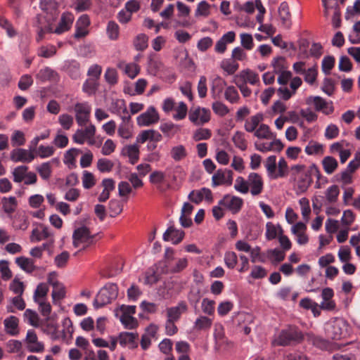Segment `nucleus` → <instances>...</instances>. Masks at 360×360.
Wrapping results in <instances>:
<instances>
[{"label":"nucleus","instance_id":"obj_37","mask_svg":"<svg viewBox=\"0 0 360 360\" xmlns=\"http://www.w3.org/2000/svg\"><path fill=\"white\" fill-rule=\"evenodd\" d=\"M122 153L127 156L129 158V162L134 165L139 159V147L136 143L126 146L122 149Z\"/></svg>","mask_w":360,"mask_h":360},{"label":"nucleus","instance_id":"obj_9","mask_svg":"<svg viewBox=\"0 0 360 360\" xmlns=\"http://www.w3.org/2000/svg\"><path fill=\"white\" fill-rule=\"evenodd\" d=\"M91 107L87 102L77 103L74 111L77 124L80 127L86 126L90 119Z\"/></svg>","mask_w":360,"mask_h":360},{"label":"nucleus","instance_id":"obj_24","mask_svg":"<svg viewBox=\"0 0 360 360\" xmlns=\"http://www.w3.org/2000/svg\"><path fill=\"white\" fill-rule=\"evenodd\" d=\"M138 338L137 333L122 332L119 335V342L123 347L128 346L130 349H135L138 347Z\"/></svg>","mask_w":360,"mask_h":360},{"label":"nucleus","instance_id":"obj_42","mask_svg":"<svg viewBox=\"0 0 360 360\" xmlns=\"http://www.w3.org/2000/svg\"><path fill=\"white\" fill-rule=\"evenodd\" d=\"M112 112L119 115L121 119H122L124 116L130 115L126 106L125 102L122 99H117L112 102Z\"/></svg>","mask_w":360,"mask_h":360},{"label":"nucleus","instance_id":"obj_59","mask_svg":"<svg viewBox=\"0 0 360 360\" xmlns=\"http://www.w3.org/2000/svg\"><path fill=\"white\" fill-rule=\"evenodd\" d=\"M224 96L231 103H238L240 98L237 89L233 86H229L226 89Z\"/></svg>","mask_w":360,"mask_h":360},{"label":"nucleus","instance_id":"obj_39","mask_svg":"<svg viewBox=\"0 0 360 360\" xmlns=\"http://www.w3.org/2000/svg\"><path fill=\"white\" fill-rule=\"evenodd\" d=\"M165 290H166V295L164 296L169 298L177 295L181 290V286L176 281H168L165 283Z\"/></svg>","mask_w":360,"mask_h":360},{"label":"nucleus","instance_id":"obj_19","mask_svg":"<svg viewBox=\"0 0 360 360\" xmlns=\"http://www.w3.org/2000/svg\"><path fill=\"white\" fill-rule=\"evenodd\" d=\"M34 158L35 155L32 151L23 148H16L11 153V159L15 162H31Z\"/></svg>","mask_w":360,"mask_h":360},{"label":"nucleus","instance_id":"obj_2","mask_svg":"<svg viewBox=\"0 0 360 360\" xmlns=\"http://www.w3.org/2000/svg\"><path fill=\"white\" fill-rule=\"evenodd\" d=\"M349 325L344 319L333 318L325 323L326 336L332 340H340L348 335Z\"/></svg>","mask_w":360,"mask_h":360},{"label":"nucleus","instance_id":"obj_53","mask_svg":"<svg viewBox=\"0 0 360 360\" xmlns=\"http://www.w3.org/2000/svg\"><path fill=\"white\" fill-rule=\"evenodd\" d=\"M80 152L81 151L77 148H71L68 150L64 155V163L69 167L75 166L76 158Z\"/></svg>","mask_w":360,"mask_h":360},{"label":"nucleus","instance_id":"obj_52","mask_svg":"<svg viewBox=\"0 0 360 360\" xmlns=\"http://www.w3.org/2000/svg\"><path fill=\"white\" fill-rule=\"evenodd\" d=\"M279 226H281L279 224L276 226L270 221L266 224L265 236L268 240H271L275 239L277 236L278 237Z\"/></svg>","mask_w":360,"mask_h":360},{"label":"nucleus","instance_id":"obj_57","mask_svg":"<svg viewBox=\"0 0 360 360\" xmlns=\"http://www.w3.org/2000/svg\"><path fill=\"white\" fill-rule=\"evenodd\" d=\"M34 152L37 156L44 159L52 156L55 152V148L51 146L41 145Z\"/></svg>","mask_w":360,"mask_h":360},{"label":"nucleus","instance_id":"obj_35","mask_svg":"<svg viewBox=\"0 0 360 360\" xmlns=\"http://www.w3.org/2000/svg\"><path fill=\"white\" fill-rule=\"evenodd\" d=\"M264 116L262 113H257L247 119L245 122L244 128L248 132H254L257 130L259 125L263 121Z\"/></svg>","mask_w":360,"mask_h":360},{"label":"nucleus","instance_id":"obj_49","mask_svg":"<svg viewBox=\"0 0 360 360\" xmlns=\"http://www.w3.org/2000/svg\"><path fill=\"white\" fill-rule=\"evenodd\" d=\"M98 88V82L95 79H87L83 84L82 91L88 96L96 94Z\"/></svg>","mask_w":360,"mask_h":360},{"label":"nucleus","instance_id":"obj_10","mask_svg":"<svg viewBox=\"0 0 360 360\" xmlns=\"http://www.w3.org/2000/svg\"><path fill=\"white\" fill-rule=\"evenodd\" d=\"M160 120V115L156 108L150 105L146 112L139 115L136 118L137 124L140 127H148L156 124Z\"/></svg>","mask_w":360,"mask_h":360},{"label":"nucleus","instance_id":"obj_5","mask_svg":"<svg viewBox=\"0 0 360 360\" xmlns=\"http://www.w3.org/2000/svg\"><path fill=\"white\" fill-rule=\"evenodd\" d=\"M93 239L94 235L85 226L76 229L72 234V244L75 248L82 245V249H85L93 243Z\"/></svg>","mask_w":360,"mask_h":360},{"label":"nucleus","instance_id":"obj_4","mask_svg":"<svg viewBox=\"0 0 360 360\" xmlns=\"http://www.w3.org/2000/svg\"><path fill=\"white\" fill-rule=\"evenodd\" d=\"M118 295V287L115 283H108L96 295L94 301L96 309L101 308L115 300Z\"/></svg>","mask_w":360,"mask_h":360},{"label":"nucleus","instance_id":"obj_31","mask_svg":"<svg viewBox=\"0 0 360 360\" xmlns=\"http://www.w3.org/2000/svg\"><path fill=\"white\" fill-rule=\"evenodd\" d=\"M18 323L19 320L15 316H10L5 319L4 321V325L6 333L12 336L17 335L19 333Z\"/></svg>","mask_w":360,"mask_h":360},{"label":"nucleus","instance_id":"obj_32","mask_svg":"<svg viewBox=\"0 0 360 360\" xmlns=\"http://www.w3.org/2000/svg\"><path fill=\"white\" fill-rule=\"evenodd\" d=\"M308 171H315L316 173H319V169L315 165H311L310 167H306L304 165H292L290 167L291 179L295 180Z\"/></svg>","mask_w":360,"mask_h":360},{"label":"nucleus","instance_id":"obj_58","mask_svg":"<svg viewBox=\"0 0 360 360\" xmlns=\"http://www.w3.org/2000/svg\"><path fill=\"white\" fill-rule=\"evenodd\" d=\"M58 123L65 130H69L74 124V118L68 113H63L58 117Z\"/></svg>","mask_w":360,"mask_h":360},{"label":"nucleus","instance_id":"obj_29","mask_svg":"<svg viewBox=\"0 0 360 360\" xmlns=\"http://www.w3.org/2000/svg\"><path fill=\"white\" fill-rule=\"evenodd\" d=\"M212 322V319L204 315H200L193 323V330L198 332L207 331L211 328Z\"/></svg>","mask_w":360,"mask_h":360},{"label":"nucleus","instance_id":"obj_11","mask_svg":"<svg viewBox=\"0 0 360 360\" xmlns=\"http://www.w3.org/2000/svg\"><path fill=\"white\" fill-rule=\"evenodd\" d=\"M23 342L30 352L41 353L44 350V344L39 341L37 335L33 330H27Z\"/></svg>","mask_w":360,"mask_h":360},{"label":"nucleus","instance_id":"obj_34","mask_svg":"<svg viewBox=\"0 0 360 360\" xmlns=\"http://www.w3.org/2000/svg\"><path fill=\"white\" fill-rule=\"evenodd\" d=\"M101 184L103 190L99 195L98 200L99 202H103L109 198L110 193L115 189V181L112 179H104Z\"/></svg>","mask_w":360,"mask_h":360},{"label":"nucleus","instance_id":"obj_1","mask_svg":"<svg viewBox=\"0 0 360 360\" xmlns=\"http://www.w3.org/2000/svg\"><path fill=\"white\" fill-rule=\"evenodd\" d=\"M75 18L72 13L65 12L62 14L60 22L56 29H53L51 24L44 17L38 15L36 18L34 26L37 28V40H42L46 33H55L61 34L68 31L74 22Z\"/></svg>","mask_w":360,"mask_h":360},{"label":"nucleus","instance_id":"obj_30","mask_svg":"<svg viewBox=\"0 0 360 360\" xmlns=\"http://www.w3.org/2000/svg\"><path fill=\"white\" fill-rule=\"evenodd\" d=\"M15 262L22 271L27 274H32L37 269L34 261L28 257L23 256L16 257Z\"/></svg>","mask_w":360,"mask_h":360},{"label":"nucleus","instance_id":"obj_8","mask_svg":"<svg viewBox=\"0 0 360 360\" xmlns=\"http://www.w3.org/2000/svg\"><path fill=\"white\" fill-rule=\"evenodd\" d=\"M306 103L308 105H312L316 111L321 112L328 115L333 112L334 107L333 103L328 102L319 96H311L307 98Z\"/></svg>","mask_w":360,"mask_h":360},{"label":"nucleus","instance_id":"obj_21","mask_svg":"<svg viewBox=\"0 0 360 360\" xmlns=\"http://www.w3.org/2000/svg\"><path fill=\"white\" fill-rule=\"evenodd\" d=\"M188 155L186 146L181 143L175 144L171 146L169 155L175 162H180L185 160Z\"/></svg>","mask_w":360,"mask_h":360},{"label":"nucleus","instance_id":"obj_17","mask_svg":"<svg viewBox=\"0 0 360 360\" xmlns=\"http://www.w3.org/2000/svg\"><path fill=\"white\" fill-rule=\"evenodd\" d=\"M90 23V19L87 15L84 14L81 15L75 23L74 37L80 39L86 37L89 34L88 27Z\"/></svg>","mask_w":360,"mask_h":360},{"label":"nucleus","instance_id":"obj_12","mask_svg":"<svg viewBox=\"0 0 360 360\" xmlns=\"http://www.w3.org/2000/svg\"><path fill=\"white\" fill-rule=\"evenodd\" d=\"M312 174H316L318 179H319L321 176L319 172L316 173L315 171H308L294 180L295 181V190L297 195L302 194L308 190L312 183Z\"/></svg>","mask_w":360,"mask_h":360},{"label":"nucleus","instance_id":"obj_50","mask_svg":"<svg viewBox=\"0 0 360 360\" xmlns=\"http://www.w3.org/2000/svg\"><path fill=\"white\" fill-rule=\"evenodd\" d=\"M173 111L175 112L172 115V118L174 120H182L186 117L188 107L184 102L181 101L176 105Z\"/></svg>","mask_w":360,"mask_h":360},{"label":"nucleus","instance_id":"obj_13","mask_svg":"<svg viewBox=\"0 0 360 360\" xmlns=\"http://www.w3.org/2000/svg\"><path fill=\"white\" fill-rule=\"evenodd\" d=\"M243 204V200L241 198L225 195L222 199L219 201V205H221L224 208L231 211L233 214L238 213Z\"/></svg>","mask_w":360,"mask_h":360},{"label":"nucleus","instance_id":"obj_36","mask_svg":"<svg viewBox=\"0 0 360 360\" xmlns=\"http://www.w3.org/2000/svg\"><path fill=\"white\" fill-rule=\"evenodd\" d=\"M160 130L165 136L172 138L181 131V127L172 122H163L160 125Z\"/></svg>","mask_w":360,"mask_h":360},{"label":"nucleus","instance_id":"obj_16","mask_svg":"<svg viewBox=\"0 0 360 360\" xmlns=\"http://www.w3.org/2000/svg\"><path fill=\"white\" fill-rule=\"evenodd\" d=\"M248 188L250 189V193L252 195H259L264 188V183L262 176L255 172H251L247 179Z\"/></svg>","mask_w":360,"mask_h":360},{"label":"nucleus","instance_id":"obj_43","mask_svg":"<svg viewBox=\"0 0 360 360\" xmlns=\"http://www.w3.org/2000/svg\"><path fill=\"white\" fill-rule=\"evenodd\" d=\"M51 235V233L47 227L43 226L41 230L36 228L32 231L30 240L33 243L39 242L41 240L49 238Z\"/></svg>","mask_w":360,"mask_h":360},{"label":"nucleus","instance_id":"obj_20","mask_svg":"<svg viewBox=\"0 0 360 360\" xmlns=\"http://www.w3.org/2000/svg\"><path fill=\"white\" fill-rule=\"evenodd\" d=\"M119 136L124 139H129L133 135V125L131 115L124 116L117 129Z\"/></svg>","mask_w":360,"mask_h":360},{"label":"nucleus","instance_id":"obj_40","mask_svg":"<svg viewBox=\"0 0 360 360\" xmlns=\"http://www.w3.org/2000/svg\"><path fill=\"white\" fill-rule=\"evenodd\" d=\"M1 203L2 205L3 210L6 214L13 213L18 207V201L16 198L14 196H10L8 198L4 197L1 199Z\"/></svg>","mask_w":360,"mask_h":360},{"label":"nucleus","instance_id":"obj_47","mask_svg":"<svg viewBox=\"0 0 360 360\" xmlns=\"http://www.w3.org/2000/svg\"><path fill=\"white\" fill-rule=\"evenodd\" d=\"M268 176L271 179H276V157L271 155L267 158L265 162Z\"/></svg>","mask_w":360,"mask_h":360},{"label":"nucleus","instance_id":"obj_45","mask_svg":"<svg viewBox=\"0 0 360 360\" xmlns=\"http://www.w3.org/2000/svg\"><path fill=\"white\" fill-rule=\"evenodd\" d=\"M322 165L325 172L331 174L338 168V162L335 158L326 156L322 160Z\"/></svg>","mask_w":360,"mask_h":360},{"label":"nucleus","instance_id":"obj_25","mask_svg":"<svg viewBox=\"0 0 360 360\" xmlns=\"http://www.w3.org/2000/svg\"><path fill=\"white\" fill-rule=\"evenodd\" d=\"M234 79L244 82V84L249 83L252 85H255L259 82V75L250 69L242 70L235 76Z\"/></svg>","mask_w":360,"mask_h":360},{"label":"nucleus","instance_id":"obj_64","mask_svg":"<svg viewBox=\"0 0 360 360\" xmlns=\"http://www.w3.org/2000/svg\"><path fill=\"white\" fill-rule=\"evenodd\" d=\"M27 169L28 167L25 165L15 167L12 172L13 181L17 183L22 182L25 176V174L27 172Z\"/></svg>","mask_w":360,"mask_h":360},{"label":"nucleus","instance_id":"obj_28","mask_svg":"<svg viewBox=\"0 0 360 360\" xmlns=\"http://www.w3.org/2000/svg\"><path fill=\"white\" fill-rule=\"evenodd\" d=\"M184 237V232L181 230H177L173 226L169 227L163 234V240L171 241L173 244L179 243Z\"/></svg>","mask_w":360,"mask_h":360},{"label":"nucleus","instance_id":"obj_14","mask_svg":"<svg viewBox=\"0 0 360 360\" xmlns=\"http://www.w3.org/2000/svg\"><path fill=\"white\" fill-rule=\"evenodd\" d=\"M233 172L229 169H218L212 177V186H231L233 183Z\"/></svg>","mask_w":360,"mask_h":360},{"label":"nucleus","instance_id":"obj_54","mask_svg":"<svg viewBox=\"0 0 360 360\" xmlns=\"http://www.w3.org/2000/svg\"><path fill=\"white\" fill-rule=\"evenodd\" d=\"M232 141L235 146L241 150H245L247 148V141L245 139V134L241 131H236L233 137Z\"/></svg>","mask_w":360,"mask_h":360},{"label":"nucleus","instance_id":"obj_15","mask_svg":"<svg viewBox=\"0 0 360 360\" xmlns=\"http://www.w3.org/2000/svg\"><path fill=\"white\" fill-rule=\"evenodd\" d=\"M188 198L191 202L197 205L200 203L203 200L208 203H211L213 201L212 191L205 187L198 190H193L188 194Z\"/></svg>","mask_w":360,"mask_h":360},{"label":"nucleus","instance_id":"obj_61","mask_svg":"<svg viewBox=\"0 0 360 360\" xmlns=\"http://www.w3.org/2000/svg\"><path fill=\"white\" fill-rule=\"evenodd\" d=\"M212 136V132L210 129L206 128H199L196 129L193 134V139L195 141L201 140H207Z\"/></svg>","mask_w":360,"mask_h":360},{"label":"nucleus","instance_id":"obj_48","mask_svg":"<svg viewBox=\"0 0 360 360\" xmlns=\"http://www.w3.org/2000/svg\"><path fill=\"white\" fill-rule=\"evenodd\" d=\"M49 292V286L46 283H39L34 292L33 299L35 302H39L41 300H46V295Z\"/></svg>","mask_w":360,"mask_h":360},{"label":"nucleus","instance_id":"obj_46","mask_svg":"<svg viewBox=\"0 0 360 360\" xmlns=\"http://www.w3.org/2000/svg\"><path fill=\"white\" fill-rule=\"evenodd\" d=\"M285 256L284 251L278 248L269 249L266 252V259H270L274 264H278L283 261Z\"/></svg>","mask_w":360,"mask_h":360},{"label":"nucleus","instance_id":"obj_23","mask_svg":"<svg viewBox=\"0 0 360 360\" xmlns=\"http://www.w3.org/2000/svg\"><path fill=\"white\" fill-rule=\"evenodd\" d=\"M48 282L53 287L51 296L53 304H57L65 297V287L62 283L52 279L51 276L49 277Z\"/></svg>","mask_w":360,"mask_h":360},{"label":"nucleus","instance_id":"obj_55","mask_svg":"<svg viewBox=\"0 0 360 360\" xmlns=\"http://www.w3.org/2000/svg\"><path fill=\"white\" fill-rule=\"evenodd\" d=\"M339 194L340 189L337 185L329 186L325 192L326 200L329 203L335 202L338 200Z\"/></svg>","mask_w":360,"mask_h":360},{"label":"nucleus","instance_id":"obj_38","mask_svg":"<svg viewBox=\"0 0 360 360\" xmlns=\"http://www.w3.org/2000/svg\"><path fill=\"white\" fill-rule=\"evenodd\" d=\"M278 13L283 25L286 28H289L291 25L290 13L288 5L286 2L284 1L280 4Z\"/></svg>","mask_w":360,"mask_h":360},{"label":"nucleus","instance_id":"obj_63","mask_svg":"<svg viewBox=\"0 0 360 360\" xmlns=\"http://www.w3.org/2000/svg\"><path fill=\"white\" fill-rule=\"evenodd\" d=\"M226 266L231 269L236 267L238 263V256L234 252H226L224 258Z\"/></svg>","mask_w":360,"mask_h":360},{"label":"nucleus","instance_id":"obj_62","mask_svg":"<svg viewBox=\"0 0 360 360\" xmlns=\"http://www.w3.org/2000/svg\"><path fill=\"white\" fill-rule=\"evenodd\" d=\"M234 304L231 301H224L219 304L217 307V313L219 316H226L233 309Z\"/></svg>","mask_w":360,"mask_h":360},{"label":"nucleus","instance_id":"obj_33","mask_svg":"<svg viewBox=\"0 0 360 360\" xmlns=\"http://www.w3.org/2000/svg\"><path fill=\"white\" fill-rule=\"evenodd\" d=\"M63 69L71 78L75 79L79 77L81 75L80 65L75 60L65 61L63 65Z\"/></svg>","mask_w":360,"mask_h":360},{"label":"nucleus","instance_id":"obj_7","mask_svg":"<svg viewBox=\"0 0 360 360\" xmlns=\"http://www.w3.org/2000/svg\"><path fill=\"white\" fill-rule=\"evenodd\" d=\"M210 110L200 106L191 108L188 112V120L196 126H202L210 120Z\"/></svg>","mask_w":360,"mask_h":360},{"label":"nucleus","instance_id":"obj_41","mask_svg":"<svg viewBox=\"0 0 360 360\" xmlns=\"http://www.w3.org/2000/svg\"><path fill=\"white\" fill-rule=\"evenodd\" d=\"M58 4L56 0H40V8L47 14L57 15Z\"/></svg>","mask_w":360,"mask_h":360},{"label":"nucleus","instance_id":"obj_44","mask_svg":"<svg viewBox=\"0 0 360 360\" xmlns=\"http://www.w3.org/2000/svg\"><path fill=\"white\" fill-rule=\"evenodd\" d=\"M254 135L258 139L267 140H271L276 136V135L270 131L269 126L265 124H260L255 131Z\"/></svg>","mask_w":360,"mask_h":360},{"label":"nucleus","instance_id":"obj_26","mask_svg":"<svg viewBox=\"0 0 360 360\" xmlns=\"http://www.w3.org/2000/svg\"><path fill=\"white\" fill-rule=\"evenodd\" d=\"M187 304L185 302H179L176 306L169 307L166 309L167 319L176 321H178L181 314L187 311Z\"/></svg>","mask_w":360,"mask_h":360},{"label":"nucleus","instance_id":"obj_6","mask_svg":"<svg viewBox=\"0 0 360 360\" xmlns=\"http://www.w3.org/2000/svg\"><path fill=\"white\" fill-rule=\"evenodd\" d=\"M85 128L78 129L72 136L73 141L78 144H84L85 142L90 146L95 143L96 127L90 123L84 126Z\"/></svg>","mask_w":360,"mask_h":360},{"label":"nucleus","instance_id":"obj_51","mask_svg":"<svg viewBox=\"0 0 360 360\" xmlns=\"http://www.w3.org/2000/svg\"><path fill=\"white\" fill-rule=\"evenodd\" d=\"M220 67L229 75H233L238 69V64L234 60L229 58L224 59L220 64Z\"/></svg>","mask_w":360,"mask_h":360},{"label":"nucleus","instance_id":"obj_22","mask_svg":"<svg viewBox=\"0 0 360 360\" xmlns=\"http://www.w3.org/2000/svg\"><path fill=\"white\" fill-rule=\"evenodd\" d=\"M54 164H59V160L58 158H53L50 161L43 162L36 167L37 172L39 173L40 177L43 180H49L53 171L52 165Z\"/></svg>","mask_w":360,"mask_h":360},{"label":"nucleus","instance_id":"obj_3","mask_svg":"<svg viewBox=\"0 0 360 360\" xmlns=\"http://www.w3.org/2000/svg\"><path fill=\"white\" fill-rule=\"evenodd\" d=\"M302 338L301 331L296 326H289L276 334L271 343L274 346H287L298 342Z\"/></svg>","mask_w":360,"mask_h":360},{"label":"nucleus","instance_id":"obj_56","mask_svg":"<svg viewBox=\"0 0 360 360\" xmlns=\"http://www.w3.org/2000/svg\"><path fill=\"white\" fill-rule=\"evenodd\" d=\"M251 262L255 263L257 262H259L262 263H264L266 262V253H261V248L259 246H255L252 248L249 252Z\"/></svg>","mask_w":360,"mask_h":360},{"label":"nucleus","instance_id":"obj_27","mask_svg":"<svg viewBox=\"0 0 360 360\" xmlns=\"http://www.w3.org/2000/svg\"><path fill=\"white\" fill-rule=\"evenodd\" d=\"M307 226L303 222H297L291 228V231L296 237V240L300 245H305L308 243L309 238L305 233Z\"/></svg>","mask_w":360,"mask_h":360},{"label":"nucleus","instance_id":"obj_60","mask_svg":"<svg viewBox=\"0 0 360 360\" xmlns=\"http://www.w3.org/2000/svg\"><path fill=\"white\" fill-rule=\"evenodd\" d=\"M214 305L215 302L214 300H210L207 297L202 299L201 303L202 312L208 316L213 315L214 313Z\"/></svg>","mask_w":360,"mask_h":360},{"label":"nucleus","instance_id":"obj_18","mask_svg":"<svg viewBox=\"0 0 360 360\" xmlns=\"http://www.w3.org/2000/svg\"><path fill=\"white\" fill-rule=\"evenodd\" d=\"M271 140V142H256L255 143L256 149L262 153L269 151L280 152L283 148V144L276 137Z\"/></svg>","mask_w":360,"mask_h":360}]
</instances>
